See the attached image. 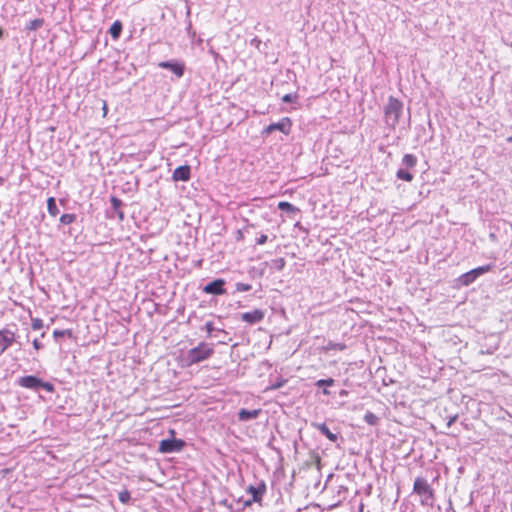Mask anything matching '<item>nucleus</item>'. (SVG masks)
<instances>
[{
  "label": "nucleus",
  "instance_id": "f257e3e1",
  "mask_svg": "<svg viewBox=\"0 0 512 512\" xmlns=\"http://www.w3.org/2000/svg\"><path fill=\"white\" fill-rule=\"evenodd\" d=\"M213 353V344L201 342L199 343L198 346L187 351V353L184 356V361L187 366H191L209 359L213 355Z\"/></svg>",
  "mask_w": 512,
  "mask_h": 512
},
{
  "label": "nucleus",
  "instance_id": "f03ea898",
  "mask_svg": "<svg viewBox=\"0 0 512 512\" xmlns=\"http://www.w3.org/2000/svg\"><path fill=\"white\" fill-rule=\"evenodd\" d=\"M403 110V104L397 98L390 96L384 108V119L387 126L394 128Z\"/></svg>",
  "mask_w": 512,
  "mask_h": 512
},
{
  "label": "nucleus",
  "instance_id": "7ed1b4c3",
  "mask_svg": "<svg viewBox=\"0 0 512 512\" xmlns=\"http://www.w3.org/2000/svg\"><path fill=\"white\" fill-rule=\"evenodd\" d=\"M413 492L420 497V503L425 506H432L435 500L434 491L428 481L418 477L414 481Z\"/></svg>",
  "mask_w": 512,
  "mask_h": 512
},
{
  "label": "nucleus",
  "instance_id": "20e7f679",
  "mask_svg": "<svg viewBox=\"0 0 512 512\" xmlns=\"http://www.w3.org/2000/svg\"><path fill=\"white\" fill-rule=\"evenodd\" d=\"M18 384L21 387L32 390L44 389L48 392H52L54 390V386L51 383L44 382L40 378L32 375L19 378Z\"/></svg>",
  "mask_w": 512,
  "mask_h": 512
},
{
  "label": "nucleus",
  "instance_id": "39448f33",
  "mask_svg": "<svg viewBox=\"0 0 512 512\" xmlns=\"http://www.w3.org/2000/svg\"><path fill=\"white\" fill-rule=\"evenodd\" d=\"M492 268V265L491 264H488V265H484V266H480V267H477L475 269H472L464 274H462L459 278H458V282L460 285L462 286H469L470 284H472L479 276L489 272Z\"/></svg>",
  "mask_w": 512,
  "mask_h": 512
},
{
  "label": "nucleus",
  "instance_id": "423d86ee",
  "mask_svg": "<svg viewBox=\"0 0 512 512\" xmlns=\"http://www.w3.org/2000/svg\"><path fill=\"white\" fill-rule=\"evenodd\" d=\"M292 123L290 118L284 117L277 123H271L262 132L263 135L271 134L274 131H280L285 135L291 132Z\"/></svg>",
  "mask_w": 512,
  "mask_h": 512
},
{
  "label": "nucleus",
  "instance_id": "0eeeda50",
  "mask_svg": "<svg viewBox=\"0 0 512 512\" xmlns=\"http://www.w3.org/2000/svg\"><path fill=\"white\" fill-rule=\"evenodd\" d=\"M185 443L181 439H165L159 444V451L162 453L179 452L184 447Z\"/></svg>",
  "mask_w": 512,
  "mask_h": 512
},
{
  "label": "nucleus",
  "instance_id": "6e6552de",
  "mask_svg": "<svg viewBox=\"0 0 512 512\" xmlns=\"http://www.w3.org/2000/svg\"><path fill=\"white\" fill-rule=\"evenodd\" d=\"M15 342V333L9 329L0 330V356Z\"/></svg>",
  "mask_w": 512,
  "mask_h": 512
},
{
  "label": "nucleus",
  "instance_id": "1a4fd4ad",
  "mask_svg": "<svg viewBox=\"0 0 512 512\" xmlns=\"http://www.w3.org/2000/svg\"><path fill=\"white\" fill-rule=\"evenodd\" d=\"M265 491H266V486L263 482L260 483L259 486H257V487L250 485L247 488V492L252 496V500L247 501L246 505H250L251 502H260Z\"/></svg>",
  "mask_w": 512,
  "mask_h": 512
},
{
  "label": "nucleus",
  "instance_id": "9d476101",
  "mask_svg": "<svg viewBox=\"0 0 512 512\" xmlns=\"http://www.w3.org/2000/svg\"><path fill=\"white\" fill-rule=\"evenodd\" d=\"M158 66L164 69H169L178 78L182 77L184 74V64L179 62L163 61L160 62Z\"/></svg>",
  "mask_w": 512,
  "mask_h": 512
},
{
  "label": "nucleus",
  "instance_id": "9b49d317",
  "mask_svg": "<svg viewBox=\"0 0 512 512\" xmlns=\"http://www.w3.org/2000/svg\"><path fill=\"white\" fill-rule=\"evenodd\" d=\"M264 318V312L260 309H256L250 312H245L241 315V319L244 322L255 324L260 322Z\"/></svg>",
  "mask_w": 512,
  "mask_h": 512
},
{
  "label": "nucleus",
  "instance_id": "f8f14e48",
  "mask_svg": "<svg viewBox=\"0 0 512 512\" xmlns=\"http://www.w3.org/2000/svg\"><path fill=\"white\" fill-rule=\"evenodd\" d=\"M224 283L221 279L214 280L204 287V291L209 294L221 295L225 292Z\"/></svg>",
  "mask_w": 512,
  "mask_h": 512
},
{
  "label": "nucleus",
  "instance_id": "ddd939ff",
  "mask_svg": "<svg viewBox=\"0 0 512 512\" xmlns=\"http://www.w3.org/2000/svg\"><path fill=\"white\" fill-rule=\"evenodd\" d=\"M172 178L174 181H188L190 179V167L187 165L177 167Z\"/></svg>",
  "mask_w": 512,
  "mask_h": 512
},
{
  "label": "nucleus",
  "instance_id": "4468645a",
  "mask_svg": "<svg viewBox=\"0 0 512 512\" xmlns=\"http://www.w3.org/2000/svg\"><path fill=\"white\" fill-rule=\"evenodd\" d=\"M260 412H261V410H259V409H256V410L241 409L238 413V418L240 421H249V420L257 418Z\"/></svg>",
  "mask_w": 512,
  "mask_h": 512
},
{
  "label": "nucleus",
  "instance_id": "2eb2a0df",
  "mask_svg": "<svg viewBox=\"0 0 512 512\" xmlns=\"http://www.w3.org/2000/svg\"><path fill=\"white\" fill-rule=\"evenodd\" d=\"M317 429L321 432V434L326 436L330 441L334 442L337 440V435L332 433L330 431V429L326 426V424H324V423L318 424Z\"/></svg>",
  "mask_w": 512,
  "mask_h": 512
},
{
  "label": "nucleus",
  "instance_id": "dca6fc26",
  "mask_svg": "<svg viewBox=\"0 0 512 512\" xmlns=\"http://www.w3.org/2000/svg\"><path fill=\"white\" fill-rule=\"evenodd\" d=\"M121 31H122V23L120 21H115L109 29L110 35L112 36L113 39H117L120 36Z\"/></svg>",
  "mask_w": 512,
  "mask_h": 512
},
{
  "label": "nucleus",
  "instance_id": "f3484780",
  "mask_svg": "<svg viewBox=\"0 0 512 512\" xmlns=\"http://www.w3.org/2000/svg\"><path fill=\"white\" fill-rule=\"evenodd\" d=\"M47 209L51 216L55 217L56 215H58L59 210L57 208L56 201H55L54 197L48 198Z\"/></svg>",
  "mask_w": 512,
  "mask_h": 512
},
{
  "label": "nucleus",
  "instance_id": "a211bd4d",
  "mask_svg": "<svg viewBox=\"0 0 512 512\" xmlns=\"http://www.w3.org/2000/svg\"><path fill=\"white\" fill-rule=\"evenodd\" d=\"M402 163L408 168H413L417 164V158L412 154H405Z\"/></svg>",
  "mask_w": 512,
  "mask_h": 512
},
{
  "label": "nucleus",
  "instance_id": "6ab92c4d",
  "mask_svg": "<svg viewBox=\"0 0 512 512\" xmlns=\"http://www.w3.org/2000/svg\"><path fill=\"white\" fill-rule=\"evenodd\" d=\"M396 176L398 179H401V180H404L407 182H411L413 180V175L404 169H399L397 171Z\"/></svg>",
  "mask_w": 512,
  "mask_h": 512
},
{
  "label": "nucleus",
  "instance_id": "aec40b11",
  "mask_svg": "<svg viewBox=\"0 0 512 512\" xmlns=\"http://www.w3.org/2000/svg\"><path fill=\"white\" fill-rule=\"evenodd\" d=\"M364 420L366 423H368L369 425H377L378 422H379V417L376 416L374 413L372 412H367L364 416Z\"/></svg>",
  "mask_w": 512,
  "mask_h": 512
},
{
  "label": "nucleus",
  "instance_id": "412c9836",
  "mask_svg": "<svg viewBox=\"0 0 512 512\" xmlns=\"http://www.w3.org/2000/svg\"><path fill=\"white\" fill-rule=\"evenodd\" d=\"M43 25V20L42 19H34V20H31L27 25H26V29L27 30H30V31H34V30H37L39 29L40 27H42Z\"/></svg>",
  "mask_w": 512,
  "mask_h": 512
},
{
  "label": "nucleus",
  "instance_id": "4be33fe9",
  "mask_svg": "<svg viewBox=\"0 0 512 512\" xmlns=\"http://www.w3.org/2000/svg\"><path fill=\"white\" fill-rule=\"evenodd\" d=\"M346 348L345 344L342 343H334L332 341L328 342L325 346V350H344Z\"/></svg>",
  "mask_w": 512,
  "mask_h": 512
},
{
  "label": "nucleus",
  "instance_id": "5701e85b",
  "mask_svg": "<svg viewBox=\"0 0 512 512\" xmlns=\"http://www.w3.org/2000/svg\"><path fill=\"white\" fill-rule=\"evenodd\" d=\"M278 208L282 211H287V212H294L295 211V207L289 203V202H286V201H281L278 203Z\"/></svg>",
  "mask_w": 512,
  "mask_h": 512
},
{
  "label": "nucleus",
  "instance_id": "b1692460",
  "mask_svg": "<svg viewBox=\"0 0 512 512\" xmlns=\"http://www.w3.org/2000/svg\"><path fill=\"white\" fill-rule=\"evenodd\" d=\"M75 219H76V215L75 214H63L60 217V222L62 224L68 225V224L73 223L75 221Z\"/></svg>",
  "mask_w": 512,
  "mask_h": 512
},
{
  "label": "nucleus",
  "instance_id": "393cba45",
  "mask_svg": "<svg viewBox=\"0 0 512 512\" xmlns=\"http://www.w3.org/2000/svg\"><path fill=\"white\" fill-rule=\"evenodd\" d=\"M118 498L119 500L123 503V504H127L129 501H130V492L127 491V490H123L121 492H119L118 494Z\"/></svg>",
  "mask_w": 512,
  "mask_h": 512
},
{
  "label": "nucleus",
  "instance_id": "a878e982",
  "mask_svg": "<svg viewBox=\"0 0 512 512\" xmlns=\"http://www.w3.org/2000/svg\"><path fill=\"white\" fill-rule=\"evenodd\" d=\"M334 379L332 378H328V379H320L318 380L315 385L318 386V387H322V386H333L334 385Z\"/></svg>",
  "mask_w": 512,
  "mask_h": 512
},
{
  "label": "nucleus",
  "instance_id": "bb28decb",
  "mask_svg": "<svg viewBox=\"0 0 512 512\" xmlns=\"http://www.w3.org/2000/svg\"><path fill=\"white\" fill-rule=\"evenodd\" d=\"M53 336L57 339L59 337H63V336H72V331L71 330H54L53 332Z\"/></svg>",
  "mask_w": 512,
  "mask_h": 512
},
{
  "label": "nucleus",
  "instance_id": "cd10ccee",
  "mask_svg": "<svg viewBox=\"0 0 512 512\" xmlns=\"http://www.w3.org/2000/svg\"><path fill=\"white\" fill-rule=\"evenodd\" d=\"M31 326L33 330H40L43 327V321L39 318H33Z\"/></svg>",
  "mask_w": 512,
  "mask_h": 512
},
{
  "label": "nucleus",
  "instance_id": "c85d7f7f",
  "mask_svg": "<svg viewBox=\"0 0 512 512\" xmlns=\"http://www.w3.org/2000/svg\"><path fill=\"white\" fill-rule=\"evenodd\" d=\"M236 290L240 292H246L251 290V285L246 283H237Z\"/></svg>",
  "mask_w": 512,
  "mask_h": 512
},
{
  "label": "nucleus",
  "instance_id": "c756f323",
  "mask_svg": "<svg viewBox=\"0 0 512 512\" xmlns=\"http://www.w3.org/2000/svg\"><path fill=\"white\" fill-rule=\"evenodd\" d=\"M296 98L297 97L294 94H286L282 97V101L285 103H290V102H294Z\"/></svg>",
  "mask_w": 512,
  "mask_h": 512
},
{
  "label": "nucleus",
  "instance_id": "7c9ffc66",
  "mask_svg": "<svg viewBox=\"0 0 512 512\" xmlns=\"http://www.w3.org/2000/svg\"><path fill=\"white\" fill-rule=\"evenodd\" d=\"M205 329H206V331H207L208 335H210V334L213 332V330H214V325H213V323H212V322H207V323L205 324Z\"/></svg>",
  "mask_w": 512,
  "mask_h": 512
},
{
  "label": "nucleus",
  "instance_id": "2f4dec72",
  "mask_svg": "<svg viewBox=\"0 0 512 512\" xmlns=\"http://www.w3.org/2000/svg\"><path fill=\"white\" fill-rule=\"evenodd\" d=\"M266 241H267V235L262 234V235L257 239L256 243H257L258 245H263V244H265V243H266Z\"/></svg>",
  "mask_w": 512,
  "mask_h": 512
},
{
  "label": "nucleus",
  "instance_id": "473e14b6",
  "mask_svg": "<svg viewBox=\"0 0 512 512\" xmlns=\"http://www.w3.org/2000/svg\"><path fill=\"white\" fill-rule=\"evenodd\" d=\"M32 344L36 350H39L40 348H42V344L37 339H35Z\"/></svg>",
  "mask_w": 512,
  "mask_h": 512
},
{
  "label": "nucleus",
  "instance_id": "72a5a7b5",
  "mask_svg": "<svg viewBox=\"0 0 512 512\" xmlns=\"http://www.w3.org/2000/svg\"><path fill=\"white\" fill-rule=\"evenodd\" d=\"M276 262L278 263V268L279 269H282L284 267V265H285V261H284L283 258L278 259Z\"/></svg>",
  "mask_w": 512,
  "mask_h": 512
},
{
  "label": "nucleus",
  "instance_id": "f704fd0d",
  "mask_svg": "<svg viewBox=\"0 0 512 512\" xmlns=\"http://www.w3.org/2000/svg\"><path fill=\"white\" fill-rule=\"evenodd\" d=\"M112 203L113 206L116 207L120 203V201L117 198H112Z\"/></svg>",
  "mask_w": 512,
  "mask_h": 512
},
{
  "label": "nucleus",
  "instance_id": "c9c22d12",
  "mask_svg": "<svg viewBox=\"0 0 512 512\" xmlns=\"http://www.w3.org/2000/svg\"><path fill=\"white\" fill-rule=\"evenodd\" d=\"M103 111H104V114H106V112H107V104H106V102H104Z\"/></svg>",
  "mask_w": 512,
  "mask_h": 512
},
{
  "label": "nucleus",
  "instance_id": "e433bc0d",
  "mask_svg": "<svg viewBox=\"0 0 512 512\" xmlns=\"http://www.w3.org/2000/svg\"><path fill=\"white\" fill-rule=\"evenodd\" d=\"M323 394H324V395H330V391H329V390H327V389H324V390H323Z\"/></svg>",
  "mask_w": 512,
  "mask_h": 512
},
{
  "label": "nucleus",
  "instance_id": "4c0bfd02",
  "mask_svg": "<svg viewBox=\"0 0 512 512\" xmlns=\"http://www.w3.org/2000/svg\"><path fill=\"white\" fill-rule=\"evenodd\" d=\"M3 36V30L0 28V38Z\"/></svg>",
  "mask_w": 512,
  "mask_h": 512
},
{
  "label": "nucleus",
  "instance_id": "58836bf2",
  "mask_svg": "<svg viewBox=\"0 0 512 512\" xmlns=\"http://www.w3.org/2000/svg\"><path fill=\"white\" fill-rule=\"evenodd\" d=\"M490 237H491V239H494L495 238V234L491 233Z\"/></svg>",
  "mask_w": 512,
  "mask_h": 512
},
{
  "label": "nucleus",
  "instance_id": "ea45409f",
  "mask_svg": "<svg viewBox=\"0 0 512 512\" xmlns=\"http://www.w3.org/2000/svg\"><path fill=\"white\" fill-rule=\"evenodd\" d=\"M452 421H454V418L448 422V425H451Z\"/></svg>",
  "mask_w": 512,
  "mask_h": 512
}]
</instances>
